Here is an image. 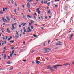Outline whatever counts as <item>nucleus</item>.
<instances>
[{
    "label": "nucleus",
    "instance_id": "nucleus-1",
    "mask_svg": "<svg viewBox=\"0 0 74 74\" xmlns=\"http://www.w3.org/2000/svg\"><path fill=\"white\" fill-rule=\"evenodd\" d=\"M59 66H62L60 65H56L54 66L53 67V68H54V69H57L58 67Z\"/></svg>",
    "mask_w": 74,
    "mask_h": 74
},
{
    "label": "nucleus",
    "instance_id": "nucleus-2",
    "mask_svg": "<svg viewBox=\"0 0 74 74\" xmlns=\"http://www.w3.org/2000/svg\"><path fill=\"white\" fill-rule=\"evenodd\" d=\"M30 29V28L29 27L27 29L29 31V30L27 31V33H29V32H32V30H31Z\"/></svg>",
    "mask_w": 74,
    "mask_h": 74
},
{
    "label": "nucleus",
    "instance_id": "nucleus-3",
    "mask_svg": "<svg viewBox=\"0 0 74 74\" xmlns=\"http://www.w3.org/2000/svg\"><path fill=\"white\" fill-rule=\"evenodd\" d=\"M36 64H39V63H40V64H41V62H40L38 61V60H36Z\"/></svg>",
    "mask_w": 74,
    "mask_h": 74
},
{
    "label": "nucleus",
    "instance_id": "nucleus-4",
    "mask_svg": "<svg viewBox=\"0 0 74 74\" xmlns=\"http://www.w3.org/2000/svg\"><path fill=\"white\" fill-rule=\"evenodd\" d=\"M14 53V50H13L11 54H10V57H12V55H13Z\"/></svg>",
    "mask_w": 74,
    "mask_h": 74
},
{
    "label": "nucleus",
    "instance_id": "nucleus-5",
    "mask_svg": "<svg viewBox=\"0 0 74 74\" xmlns=\"http://www.w3.org/2000/svg\"><path fill=\"white\" fill-rule=\"evenodd\" d=\"M12 28H11V30H13V29H15V27H14V26H15V25H14V24H12Z\"/></svg>",
    "mask_w": 74,
    "mask_h": 74
},
{
    "label": "nucleus",
    "instance_id": "nucleus-6",
    "mask_svg": "<svg viewBox=\"0 0 74 74\" xmlns=\"http://www.w3.org/2000/svg\"><path fill=\"white\" fill-rule=\"evenodd\" d=\"M73 34H71V35L69 37L70 40H71V39L72 38V37H73Z\"/></svg>",
    "mask_w": 74,
    "mask_h": 74
},
{
    "label": "nucleus",
    "instance_id": "nucleus-7",
    "mask_svg": "<svg viewBox=\"0 0 74 74\" xmlns=\"http://www.w3.org/2000/svg\"><path fill=\"white\" fill-rule=\"evenodd\" d=\"M27 6L28 8H30V3L28 2L27 3Z\"/></svg>",
    "mask_w": 74,
    "mask_h": 74
},
{
    "label": "nucleus",
    "instance_id": "nucleus-8",
    "mask_svg": "<svg viewBox=\"0 0 74 74\" xmlns=\"http://www.w3.org/2000/svg\"><path fill=\"white\" fill-rule=\"evenodd\" d=\"M47 69H49V70H51V69H52V67H51V66L49 65L48 66Z\"/></svg>",
    "mask_w": 74,
    "mask_h": 74
},
{
    "label": "nucleus",
    "instance_id": "nucleus-9",
    "mask_svg": "<svg viewBox=\"0 0 74 74\" xmlns=\"http://www.w3.org/2000/svg\"><path fill=\"white\" fill-rule=\"evenodd\" d=\"M27 18H32V17L29 15H27Z\"/></svg>",
    "mask_w": 74,
    "mask_h": 74
},
{
    "label": "nucleus",
    "instance_id": "nucleus-10",
    "mask_svg": "<svg viewBox=\"0 0 74 74\" xmlns=\"http://www.w3.org/2000/svg\"><path fill=\"white\" fill-rule=\"evenodd\" d=\"M7 31L8 33H10V32H11L10 31H9V29L8 28H7Z\"/></svg>",
    "mask_w": 74,
    "mask_h": 74
},
{
    "label": "nucleus",
    "instance_id": "nucleus-11",
    "mask_svg": "<svg viewBox=\"0 0 74 74\" xmlns=\"http://www.w3.org/2000/svg\"><path fill=\"white\" fill-rule=\"evenodd\" d=\"M64 66H67V65H69V63L64 64Z\"/></svg>",
    "mask_w": 74,
    "mask_h": 74
},
{
    "label": "nucleus",
    "instance_id": "nucleus-12",
    "mask_svg": "<svg viewBox=\"0 0 74 74\" xmlns=\"http://www.w3.org/2000/svg\"><path fill=\"white\" fill-rule=\"evenodd\" d=\"M23 29H24V32H26V28H25V27H24Z\"/></svg>",
    "mask_w": 74,
    "mask_h": 74
},
{
    "label": "nucleus",
    "instance_id": "nucleus-13",
    "mask_svg": "<svg viewBox=\"0 0 74 74\" xmlns=\"http://www.w3.org/2000/svg\"><path fill=\"white\" fill-rule=\"evenodd\" d=\"M14 37H16V38H19V36H18V35H15V36H14Z\"/></svg>",
    "mask_w": 74,
    "mask_h": 74
},
{
    "label": "nucleus",
    "instance_id": "nucleus-14",
    "mask_svg": "<svg viewBox=\"0 0 74 74\" xmlns=\"http://www.w3.org/2000/svg\"><path fill=\"white\" fill-rule=\"evenodd\" d=\"M31 22L32 23H34V21L32 20H31Z\"/></svg>",
    "mask_w": 74,
    "mask_h": 74
},
{
    "label": "nucleus",
    "instance_id": "nucleus-15",
    "mask_svg": "<svg viewBox=\"0 0 74 74\" xmlns=\"http://www.w3.org/2000/svg\"><path fill=\"white\" fill-rule=\"evenodd\" d=\"M6 19L7 21H10V18H9L8 17H6Z\"/></svg>",
    "mask_w": 74,
    "mask_h": 74
},
{
    "label": "nucleus",
    "instance_id": "nucleus-16",
    "mask_svg": "<svg viewBox=\"0 0 74 74\" xmlns=\"http://www.w3.org/2000/svg\"><path fill=\"white\" fill-rule=\"evenodd\" d=\"M33 36L34 37H38V36L37 35L36 36L35 34H34Z\"/></svg>",
    "mask_w": 74,
    "mask_h": 74
},
{
    "label": "nucleus",
    "instance_id": "nucleus-17",
    "mask_svg": "<svg viewBox=\"0 0 74 74\" xmlns=\"http://www.w3.org/2000/svg\"><path fill=\"white\" fill-rule=\"evenodd\" d=\"M40 10V9L39 8H38L36 10V12H37L38 11H39V10Z\"/></svg>",
    "mask_w": 74,
    "mask_h": 74
},
{
    "label": "nucleus",
    "instance_id": "nucleus-18",
    "mask_svg": "<svg viewBox=\"0 0 74 74\" xmlns=\"http://www.w3.org/2000/svg\"><path fill=\"white\" fill-rule=\"evenodd\" d=\"M11 62H7V64H11Z\"/></svg>",
    "mask_w": 74,
    "mask_h": 74
},
{
    "label": "nucleus",
    "instance_id": "nucleus-19",
    "mask_svg": "<svg viewBox=\"0 0 74 74\" xmlns=\"http://www.w3.org/2000/svg\"><path fill=\"white\" fill-rule=\"evenodd\" d=\"M14 48H15V47H12L11 49H14Z\"/></svg>",
    "mask_w": 74,
    "mask_h": 74
},
{
    "label": "nucleus",
    "instance_id": "nucleus-20",
    "mask_svg": "<svg viewBox=\"0 0 74 74\" xmlns=\"http://www.w3.org/2000/svg\"><path fill=\"white\" fill-rule=\"evenodd\" d=\"M47 4L48 5V6H50V2H49L47 3Z\"/></svg>",
    "mask_w": 74,
    "mask_h": 74
},
{
    "label": "nucleus",
    "instance_id": "nucleus-21",
    "mask_svg": "<svg viewBox=\"0 0 74 74\" xmlns=\"http://www.w3.org/2000/svg\"><path fill=\"white\" fill-rule=\"evenodd\" d=\"M56 45H62V44H58V43H56Z\"/></svg>",
    "mask_w": 74,
    "mask_h": 74
},
{
    "label": "nucleus",
    "instance_id": "nucleus-22",
    "mask_svg": "<svg viewBox=\"0 0 74 74\" xmlns=\"http://www.w3.org/2000/svg\"><path fill=\"white\" fill-rule=\"evenodd\" d=\"M16 33L17 35H19V33H18V31H16Z\"/></svg>",
    "mask_w": 74,
    "mask_h": 74
},
{
    "label": "nucleus",
    "instance_id": "nucleus-23",
    "mask_svg": "<svg viewBox=\"0 0 74 74\" xmlns=\"http://www.w3.org/2000/svg\"><path fill=\"white\" fill-rule=\"evenodd\" d=\"M47 12H48V14H50V13H51V11L50 10H49V11H47Z\"/></svg>",
    "mask_w": 74,
    "mask_h": 74
},
{
    "label": "nucleus",
    "instance_id": "nucleus-24",
    "mask_svg": "<svg viewBox=\"0 0 74 74\" xmlns=\"http://www.w3.org/2000/svg\"><path fill=\"white\" fill-rule=\"evenodd\" d=\"M10 42H11V43H14V41L12 40L10 41Z\"/></svg>",
    "mask_w": 74,
    "mask_h": 74
},
{
    "label": "nucleus",
    "instance_id": "nucleus-25",
    "mask_svg": "<svg viewBox=\"0 0 74 74\" xmlns=\"http://www.w3.org/2000/svg\"><path fill=\"white\" fill-rule=\"evenodd\" d=\"M23 16L24 18L25 19H26V16L24 15H23Z\"/></svg>",
    "mask_w": 74,
    "mask_h": 74
},
{
    "label": "nucleus",
    "instance_id": "nucleus-26",
    "mask_svg": "<svg viewBox=\"0 0 74 74\" xmlns=\"http://www.w3.org/2000/svg\"><path fill=\"white\" fill-rule=\"evenodd\" d=\"M26 23H23V26H25V25H26Z\"/></svg>",
    "mask_w": 74,
    "mask_h": 74
},
{
    "label": "nucleus",
    "instance_id": "nucleus-27",
    "mask_svg": "<svg viewBox=\"0 0 74 74\" xmlns=\"http://www.w3.org/2000/svg\"><path fill=\"white\" fill-rule=\"evenodd\" d=\"M31 28L32 29H33V25H32L31 26Z\"/></svg>",
    "mask_w": 74,
    "mask_h": 74
},
{
    "label": "nucleus",
    "instance_id": "nucleus-28",
    "mask_svg": "<svg viewBox=\"0 0 74 74\" xmlns=\"http://www.w3.org/2000/svg\"><path fill=\"white\" fill-rule=\"evenodd\" d=\"M4 59H6V54H5L4 55Z\"/></svg>",
    "mask_w": 74,
    "mask_h": 74
},
{
    "label": "nucleus",
    "instance_id": "nucleus-29",
    "mask_svg": "<svg viewBox=\"0 0 74 74\" xmlns=\"http://www.w3.org/2000/svg\"><path fill=\"white\" fill-rule=\"evenodd\" d=\"M38 12V14H40V11H38V12Z\"/></svg>",
    "mask_w": 74,
    "mask_h": 74
},
{
    "label": "nucleus",
    "instance_id": "nucleus-30",
    "mask_svg": "<svg viewBox=\"0 0 74 74\" xmlns=\"http://www.w3.org/2000/svg\"><path fill=\"white\" fill-rule=\"evenodd\" d=\"M0 14H3V12L2 11H0Z\"/></svg>",
    "mask_w": 74,
    "mask_h": 74
},
{
    "label": "nucleus",
    "instance_id": "nucleus-31",
    "mask_svg": "<svg viewBox=\"0 0 74 74\" xmlns=\"http://www.w3.org/2000/svg\"><path fill=\"white\" fill-rule=\"evenodd\" d=\"M40 59V58H36V60H39Z\"/></svg>",
    "mask_w": 74,
    "mask_h": 74
},
{
    "label": "nucleus",
    "instance_id": "nucleus-32",
    "mask_svg": "<svg viewBox=\"0 0 74 74\" xmlns=\"http://www.w3.org/2000/svg\"><path fill=\"white\" fill-rule=\"evenodd\" d=\"M2 20L3 21H4L5 20V19H4V18L3 17H2Z\"/></svg>",
    "mask_w": 74,
    "mask_h": 74
},
{
    "label": "nucleus",
    "instance_id": "nucleus-33",
    "mask_svg": "<svg viewBox=\"0 0 74 74\" xmlns=\"http://www.w3.org/2000/svg\"><path fill=\"white\" fill-rule=\"evenodd\" d=\"M12 69H13V67H12L10 69H9V70H12Z\"/></svg>",
    "mask_w": 74,
    "mask_h": 74
},
{
    "label": "nucleus",
    "instance_id": "nucleus-34",
    "mask_svg": "<svg viewBox=\"0 0 74 74\" xmlns=\"http://www.w3.org/2000/svg\"><path fill=\"white\" fill-rule=\"evenodd\" d=\"M1 30L3 32V33H4V31L3 30V29H1Z\"/></svg>",
    "mask_w": 74,
    "mask_h": 74
},
{
    "label": "nucleus",
    "instance_id": "nucleus-35",
    "mask_svg": "<svg viewBox=\"0 0 74 74\" xmlns=\"http://www.w3.org/2000/svg\"><path fill=\"white\" fill-rule=\"evenodd\" d=\"M5 21H4V22H7V20H6V19H5Z\"/></svg>",
    "mask_w": 74,
    "mask_h": 74
},
{
    "label": "nucleus",
    "instance_id": "nucleus-36",
    "mask_svg": "<svg viewBox=\"0 0 74 74\" xmlns=\"http://www.w3.org/2000/svg\"><path fill=\"white\" fill-rule=\"evenodd\" d=\"M44 49H45V50H47L48 49V48H45Z\"/></svg>",
    "mask_w": 74,
    "mask_h": 74
},
{
    "label": "nucleus",
    "instance_id": "nucleus-37",
    "mask_svg": "<svg viewBox=\"0 0 74 74\" xmlns=\"http://www.w3.org/2000/svg\"><path fill=\"white\" fill-rule=\"evenodd\" d=\"M41 3L42 4H44V2H43V1L42 0Z\"/></svg>",
    "mask_w": 74,
    "mask_h": 74
},
{
    "label": "nucleus",
    "instance_id": "nucleus-38",
    "mask_svg": "<svg viewBox=\"0 0 74 74\" xmlns=\"http://www.w3.org/2000/svg\"><path fill=\"white\" fill-rule=\"evenodd\" d=\"M22 7L23 8H25V7H24V5H22Z\"/></svg>",
    "mask_w": 74,
    "mask_h": 74
},
{
    "label": "nucleus",
    "instance_id": "nucleus-39",
    "mask_svg": "<svg viewBox=\"0 0 74 74\" xmlns=\"http://www.w3.org/2000/svg\"><path fill=\"white\" fill-rule=\"evenodd\" d=\"M28 10L29 12H31V11H30V10L29 9H28Z\"/></svg>",
    "mask_w": 74,
    "mask_h": 74
},
{
    "label": "nucleus",
    "instance_id": "nucleus-40",
    "mask_svg": "<svg viewBox=\"0 0 74 74\" xmlns=\"http://www.w3.org/2000/svg\"><path fill=\"white\" fill-rule=\"evenodd\" d=\"M29 26H31V25H32V23H29Z\"/></svg>",
    "mask_w": 74,
    "mask_h": 74
},
{
    "label": "nucleus",
    "instance_id": "nucleus-41",
    "mask_svg": "<svg viewBox=\"0 0 74 74\" xmlns=\"http://www.w3.org/2000/svg\"><path fill=\"white\" fill-rule=\"evenodd\" d=\"M4 49H5V51L6 50V47H4Z\"/></svg>",
    "mask_w": 74,
    "mask_h": 74
},
{
    "label": "nucleus",
    "instance_id": "nucleus-42",
    "mask_svg": "<svg viewBox=\"0 0 74 74\" xmlns=\"http://www.w3.org/2000/svg\"><path fill=\"white\" fill-rule=\"evenodd\" d=\"M29 2H31V1H33V0H30L29 1Z\"/></svg>",
    "mask_w": 74,
    "mask_h": 74
},
{
    "label": "nucleus",
    "instance_id": "nucleus-43",
    "mask_svg": "<svg viewBox=\"0 0 74 74\" xmlns=\"http://www.w3.org/2000/svg\"><path fill=\"white\" fill-rule=\"evenodd\" d=\"M50 42V40H49V41H48V44H49Z\"/></svg>",
    "mask_w": 74,
    "mask_h": 74
},
{
    "label": "nucleus",
    "instance_id": "nucleus-44",
    "mask_svg": "<svg viewBox=\"0 0 74 74\" xmlns=\"http://www.w3.org/2000/svg\"><path fill=\"white\" fill-rule=\"evenodd\" d=\"M15 5L16 6H17V4H16V3H15Z\"/></svg>",
    "mask_w": 74,
    "mask_h": 74
},
{
    "label": "nucleus",
    "instance_id": "nucleus-45",
    "mask_svg": "<svg viewBox=\"0 0 74 74\" xmlns=\"http://www.w3.org/2000/svg\"><path fill=\"white\" fill-rule=\"evenodd\" d=\"M8 38V37H7V36H6L5 39L7 40Z\"/></svg>",
    "mask_w": 74,
    "mask_h": 74
},
{
    "label": "nucleus",
    "instance_id": "nucleus-46",
    "mask_svg": "<svg viewBox=\"0 0 74 74\" xmlns=\"http://www.w3.org/2000/svg\"><path fill=\"white\" fill-rule=\"evenodd\" d=\"M58 5H56L55 6V7H58Z\"/></svg>",
    "mask_w": 74,
    "mask_h": 74
},
{
    "label": "nucleus",
    "instance_id": "nucleus-47",
    "mask_svg": "<svg viewBox=\"0 0 74 74\" xmlns=\"http://www.w3.org/2000/svg\"><path fill=\"white\" fill-rule=\"evenodd\" d=\"M72 64H74V61H73L72 62Z\"/></svg>",
    "mask_w": 74,
    "mask_h": 74
},
{
    "label": "nucleus",
    "instance_id": "nucleus-48",
    "mask_svg": "<svg viewBox=\"0 0 74 74\" xmlns=\"http://www.w3.org/2000/svg\"><path fill=\"white\" fill-rule=\"evenodd\" d=\"M45 52H49V51L47 50H45Z\"/></svg>",
    "mask_w": 74,
    "mask_h": 74
},
{
    "label": "nucleus",
    "instance_id": "nucleus-49",
    "mask_svg": "<svg viewBox=\"0 0 74 74\" xmlns=\"http://www.w3.org/2000/svg\"><path fill=\"white\" fill-rule=\"evenodd\" d=\"M41 28L42 29H44V27H41Z\"/></svg>",
    "mask_w": 74,
    "mask_h": 74
},
{
    "label": "nucleus",
    "instance_id": "nucleus-50",
    "mask_svg": "<svg viewBox=\"0 0 74 74\" xmlns=\"http://www.w3.org/2000/svg\"><path fill=\"white\" fill-rule=\"evenodd\" d=\"M45 18L46 19H47V16H45Z\"/></svg>",
    "mask_w": 74,
    "mask_h": 74
},
{
    "label": "nucleus",
    "instance_id": "nucleus-51",
    "mask_svg": "<svg viewBox=\"0 0 74 74\" xmlns=\"http://www.w3.org/2000/svg\"><path fill=\"white\" fill-rule=\"evenodd\" d=\"M23 62H26V60H23Z\"/></svg>",
    "mask_w": 74,
    "mask_h": 74
},
{
    "label": "nucleus",
    "instance_id": "nucleus-52",
    "mask_svg": "<svg viewBox=\"0 0 74 74\" xmlns=\"http://www.w3.org/2000/svg\"><path fill=\"white\" fill-rule=\"evenodd\" d=\"M23 43L24 44H25V43H26V42H25L24 41L23 42Z\"/></svg>",
    "mask_w": 74,
    "mask_h": 74
},
{
    "label": "nucleus",
    "instance_id": "nucleus-53",
    "mask_svg": "<svg viewBox=\"0 0 74 74\" xmlns=\"http://www.w3.org/2000/svg\"><path fill=\"white\" fill-rule=\"evenodd\" d=\"M3 26H5V23H3Z\"/></svg>",
    "mask_w": 74,
    "mask_h": 74
},
{
    "label": "nucleus",
    "instance_id": "nucleus-54",
    "mask_svg": "<svg viewBox=\"0 0 74 74\" xmlns=\"http://www.w3.org/2000/svg\"><path fill=\"white\" fill-rule=\"evenodd\" d=\"M10 39H11L12 38V37L11 36H10V38H9Z\"/></svg>",
    "mask_w": 74,
    "mask_h": 74
},
{
    "label": "nucleus",
    "instance_id": "nucleus-55",
    "mask_svg": "<svg viewBox=\"0 0 74 74\" xmlns=\"http://www.w3.org/2000/svg\"><path fill=\"white\" fill-rule=\"evenodd\" d=\"M5 51H3V53H5Z\"/></svg>",
    "mask_w": 74,
    "mask_h": 74
},
{
    "label": "nucleus",
    "instance_id": "nucleus-56",
    "mask_svg": "<svg viewBox=\"0 0 74 74\" xmlns=\"http://www.w3.org/2000/svg\"><path fill=\"white\" fill-rule=\"evenodd\" d=\"M3 45H4V43H2V45H1V46H3Z\"/></svg>",
    "mask_w": 74,
    "mask_h": 74
},
{
    "label": "nucleus",
    "instance_id": "nucleus-57",
    "mask_svg": "<svg viewBox=\"0 0 74 74\" xmlns=\"http://www.w3.org/2000/svg\"><path fill=\"white\" fill-rule=\"evenodd\" d=\"M16 9H15V10H14V12H16Z\"/></svg>",
    "mask_w": 74,
    "mask_h": 74
},
{
    "label": "nucleus",
    "instance_id": "nucleus-58",
    "mask_svg": "<svg viewBox=\"0 0 74 74\" xmlns=\"http://www.w3.org/2000/svg\"><path fill=\"white\" fill-rule=\"evenodd\" d=\"M5 10H7V8H5Z\"/></svg>",
    "mask_w": 74,
    "mask_h": 74
},
{
    "label": "nucleus",
    "instance_id": "nucleus-59",
    "mask_svg": "<svg viewBox=\"0 0 74 74\" xmlns=\"http://www.w3.org/2000/svg\"><path fill=\"white\" fill-rule=\"evenodd\" d=\"M34 17V18H36V16H35L34 15L33 16Z\"/></svg>",
    "mask_w": 74,
    "mask_h": 74
},
{
    "label": "nucleus",
    "instance_id": "nucleus-60",
    "mask_svg": "<svg viewBox=\"0 0 74 74\" xmlns=\"http://www.w3.org/2000/svg\"><path fill=\"white\" fill-rule=\"evenodd\" d=\"M51 71H53L54 70L53 69H51Z\"/></svg>",
    "mask_w": 74,
    "mask_h": 74
},
{
    "label": "nucleus",
    "instance_id": "nucleus-61",
    "mask_svg": "<svg viewBox=\"0 0 74 74\" xmlns=\"http://www.w3.org/2000/svg\"><path fill=\"white\" fill-rule=\"evenodd\" d=\"M34 14L35 15L37 16V14H36V13H34Z\"/></svg>",
    "mask_w": 74,
    "mask_h": 74
},
{
    "label": "nucleus",
    "instance_id": "nucleus-62",
    "mask_svg": "<svg viewBox=\"0 0 74 74\" xmlns=\"http://www.w3.org/2000/svg\"><path fill=\"white\" fill-rule=\"evenodd\" d=\"M3 11H5V9L4 8H3Z\"/></svg>",
    "mask_w": 74,
    "mask_h": 74
},
{
    "label": "nucleus",
    "instance_id": "nucleus-63",
    "mask_svg": "<svg viewBox=\"0 0 74 74\" xmlns=\"http://www.w3.org/2000/svg\"><path fill=\"white\" fill-rule=\"evenodd\" d=\"M8 59H10V56H8Z\"/></svg>",
    "mask_w": 74,
    "mask_h": 74
},
{
    "label": "nucleus",
    "instance_id": "nucleus-64",
    "mask_svg": "<svg viewBox=\"0 0 74 74\" xmlns=\"http://www.w3.org/2000/svg\"><path fill=\"white\" fill-rule=\"evenodd\" d=\"M11 17L12 18V19H13V18H14V17H13L12 16H11Z\"/></svg>",
    "mask_w": 74,
    "mask_h": 74
}]
</instances>
